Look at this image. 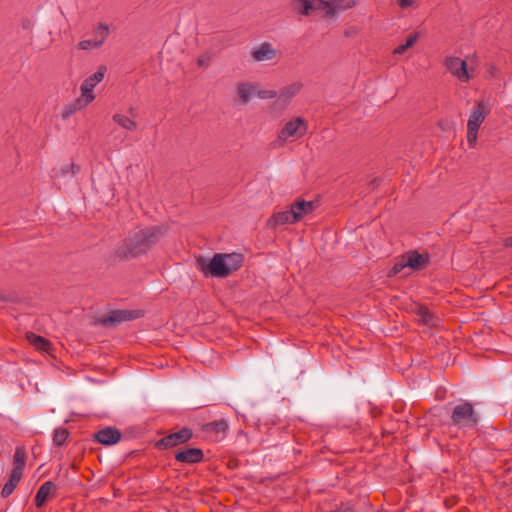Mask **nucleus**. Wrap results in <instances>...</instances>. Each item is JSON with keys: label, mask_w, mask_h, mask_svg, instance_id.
<instances>
[{"label": "nucleus", "mask_w": 512, "mask_h": 512, "mask_svg": "<svg viewBox=\"0 0 512 512\" xmlns=\"http://www.w3.org/2000/svg\"><path fill=\"white\" fill-rule=\"evenodd\" d=\"M444 65L460 82H468L473 77V70L468 68L466 61L459 57H447Z\"/></svg>", "instance_id": "423d86ee"}, {"label": "nucleus", "mask_w": 512, "mask_h": 512, "mask_svg": "<svg viewBox=\"0 0 512 512\" xmlns=\"http://www.w3.org/2000/svg\"><path fill=\"white\" fill-rule=\"evenodd\" d=\"M306 131L307 125L302 118L296 117L293 120L290 119V138H300L306 133Z\"/></svg>", "instance_id": "aec40b11"}, {"label": "nucleus", "mask_w": 512, "mask_h": 512, "mask_svg": "<svg viewBox=\"0 0 512 512\" xmlns=\"http://www.w3.org/2000/svg\"><path fill=\"white\" fill-rule=\"evenodd\" d=\"M272 221L274 222L275 225H285L286 223H288V212L285 211L274 215Z\"/></svg>", "instance_id": "7c9ffc66"}, {"label": "nucleus", "mask_w": 512, "mask_h": 512, "mask_svg": "<svg viewBox=\"0 0 512 512\" xmlns=\"http://www.w3.org/2000/svg\"><path fill=\"white\" fill-rule=\"evenodd\" d=\"M242 263L243 256L239 253H217L210 260L199 259L196 265L205 276L224 278L238 270Z\"/></svg>", "instance_id": "f03ea898"}, {"label": "nucleus", "mask_w": 512, "mask_h": 512, "mask_svg": "<svg viewBox=\"0 0 512 512\" xmlns=\"http://www.w3.org/2000/svg\"><path fill=\"white\" fill-rule=\"evenodd\" d=\"M251 55L254 61L262 62L272 60L276 56V50L270 43H262L258 47H255L251 51Z\"/></svg>", "instance_id": "ddd939ff"}, {"label": "nucleus", "mask_w": 512, "mask_h": 512, "mask_svg": "<svg viewBox=\"0 0 512 512\" xmlns=\"http://www.w3.org/2000/svg\"><path fill=\"white\" fill-rule=\"evenodd\" d=\"M430 263V256L428 253H420L416 250H409L404 253L393 265L389 272V276H395L400 273L408 275L406 269L411 271H420L426 268Z\"/></svg>", "instance_id": "7ed1b4c3"}, {"label": "nucleus", "mask_w": 512, "mask_h": 512, "mask_svg": "<svg viewBox=\"0 0 512 512\" xmlns=\"http://www.w3.org/2000/svg\"><path fill=\"white\" fill-rule=\"evenodd\" d=\"M129 112H130V114L135 115V110H134V108H130Z\"/></svg>", "instance_id": "e433bc0d"}, {"label": "nucleus", "mask_w": 512, "mask_h": 512, "mask_svg": "<svg viewBox=\"0 0 512 512\" xmlns=\"http://www.w3.org/2000/svg\"><path fill=\"white\" fill-rule=\"evenodd\" d=\"M355 5V0H330V9L327 12V18H335L338 14L351 9Z\"/></svg>", "instance_id": "a211bd4d"}, {"label": "nucleus", "mask_w": 512, "mask_h": 512, "mask_svg": "<svg viewBox=\"0 0 512 512\" xmlns=\"http://www.w3.org/2000/svg\"><path fill=\"white\" fill-rule=\"evenodd\" d=\"M416 0H399V5L401 8H407L414 5Z\"/></svg>", "instance_id": "72a5a7b5"}, {"label": "nucleus", "mask_w": 512, "mask_h": 512, "mask_svg": "<svg viewBox=\"0 0 512 512\" xmlns=\"http://www.w3.org/2000/svg\"><path fill=\"white\" fill-rule=\"evenodd\" d=\"M78 47L81 50H90V49H96L99 48L98 45L95 44V39H86L82 40L78 43Z\"/></svg>", "instance_id": "c756f323"}, {"label": "nucleus", "mask_w": 512, "mask_h": 512, "mask_svg": "<svg viewBox=\"0 0 512 512\" xmlns=\"http://www.w3.org/2000/svg\"><path fill=\"white\" fill-rule=\"evenodd\" d=\"M451 421L459 429H471L477 426L479 416L471 403L462 402L453 408Z\"/></svg>", "instance_id": "20e7f679"}, {"label": "nucleus", "mask_w": 512, "mask_h": 512, "mask_svg": "<svg viewBox=\"0 0 512 512\" xmlns=\"http://www.w3.org/2000/svg\"><path fill=\"white\" fill-rule=\"evenodd\" d=\"M419 39V33L415 32L410 34L405 43L399 45L394 49V54H403L408 48L412 47Z\"/></svg>", "instance_id": "bb28decb"}, {"label": "nucleus", "mask_w": 512, "mask_h": 512, "mask_svg": "<svg viewBox=\"0 0 512 512\" xmlns=\"http://www.w3.org/2000/svg\"><path fill=\"white\" fill-rule=\"evenodd\" d=\"M142 316V310L117 309L110 311L107 317L103 318L101 322L105 326H115Z\"/></svg>", "instance_id": "6e6552de"}, {"label": "nucleus", "mask_w": 512, "mask_h": 512, "mask_svg": "<svg viewBox=\"0 0 512 512\" xmlns=\"http://www.w3.org/2000/svg\"><path fill=\"white\" fill-rule=\"evenodd\" d=\"M56 484L52 481L44 482L38 489L35 496V505L40 508L44 506L46 501L53 496V492L56 491Z\"/></svg>", "instance_id": "4468645a"}, {"label": "nucleus", "mask_w": 512, "mask_h": 512, "mask_svg": "<svg viewBox=\"0 0 512 512\" xmlns=\"http://www.w3.org/2000/svg\"><path fill=\"white\" fill-rule=\"evenodd\" d=\"M175 459L181 463H198L203 459V452L198 448H188L178 451Z\"/></svg>", "instance_id": "dca6fc26"}, {"label": "nucleus", "mask_w": 512, "mask_h": 512, "mask_svg": "<svg viewBox=\"0 0 512 512\" xmlns=\"http://www.w3.org/2000/svg\"><path fill=\"white\" fill-rule=\"evenodd\" d=\"M80 171V167L74 163L66 164L59 169L54 170V177L62 178L66 176H74Z\"/></svg>", "instance_id": "393cba45"}, {"label": "nucleus", "mask_w": 512, "mask_h": 512, "mask_svg": "<svg viewBox=\"0 0 512 512\" xmlns=\"http://www.w3.org/2000/svg\"><path fill=\"white\" fill-rule=\"evenodd\" d=\"M505 245L507 247H512V237H509L505 240Z\"/></svg>", "instance_id": "c9c22d12"}, {"label": "nucleus", "mask_w": 512, "mask_h": 512, "mask_svg": "<svg viewBox=\"0 0 512 512\" xmlns=\"http://www.w3.org/2000/svg\"><path fill=\"white\" fill-rule=\"evenodd\" d=\"M313 210L314 203L312 201H297L293 205H290V216L293 217L294 221H299L304 216L312 213Z\"/></svg>", "instance_id": "f8f14e48"}, {"label": "nucleus", "mask_w": 512, "mask_h": 512, "mask_svg": "<svg viewBox=\"0 0 512 512\" xmlns=\"http://www.w3.org/2000/svg\"><path fill=\"white\" fill-rule=\"evenodd\" d=\"M109 35V27L105 24H99L94 30L95 44L101 47Z\"/></svg>", "instance_id": "a878e982"}, {"label": "nucleus", "mask_w": 512, "mask_h": 512, "mask_svg": "<svg viewBox=\"0 0 512 512\" xmlns=\"http://www.w3.org/2000/svg\"><path fill=\"white\" fill-rule=\"evenodd\" d=\"M27 454L23 448H17L14 453L13 469L11 472L23 476V470L26 463Z\"/></svg>", "instance_id": "6ab92c4d"}, {"label": "nucleus", "mask_w": 512, "mask_h": 512, "mask_svg": "<svg viewBox=\"0 0 512 512\" xmlns=\"http://www.w3.org/2000/svg\"><path fill=\"white\" fill-rule=\"evenodd\" d=\"M21 478L22 476L19 475L18 473L11 472L8 481L2 488L1 495L3 497L10 496L13 493L16 486L18 485Z\"/></svg>", "instance_id": "5701e85b"}, {"label": "nucleus", "mask_w": 512, "mask_h": 512, "mask_svg": "<svg viewBox=\"0 0 512 512\" xmlns=\"http://www.w3.org/2000/svg\"><path fill=\"white\" fill-rule=\"evenodd\" d=\"M287 137H288V123H286L285 126L282 128L280 135H279V139L281 141H285Z\"/></svg>", "instance_id": "473e14b6"}, {"label": "nucleus", "mask_w": 512, "mask_h": 512, "mask_svg": "<svg viewBox=\"0 0 512 512\" xmlns=\"http://www.w3.org/2000/svg\"><path fill=\"white\" fill-rule=\"evenodd\" d=\"M107 71L106 66H99L98 70L87 77L81 84V97L86 100V103H91L95 99V94L93 93L94 87L99 84L105 76Z\"/></svg>", "instance_id": "0eeeda50"}, {"label": "nucleus", "mask_w": 512, "mask_h": 512, "mask_svg": "<svg viewBox=\"0 0 512 512\" xmlns=\"http://www.w3.org/2000/svg\"><path fill=\"white\" fill-rule=\"evenodd\" d=\"M90 103H86V100H84L83 97L78 98L75 102L67 104L64 106L62 110V118L67 119L70 116H72L77 111L83 109Z\"/></svg>", "instance_id": "412c9836"}, {"label": "nucleus", "mask_w": 512, "mask_h": 512, "mask_svg": "<svg viewBox=\"0 0 512 512\" xmlns=\"http://www.w3.org/2000/svg\"><path fill=\"white\" fill-rule=\"evenodd\" d=\"M420 315L423 322L429 323L432 321V315L426 308H420Z\"/></svg>", "instance_id": "2f4dec72"}, {"label": "nucleus", "mask_w": 512, "mask_h": 512, "mask_svg": "<svg viewBox=\"0 0 512 512\" xmlns=\"http://www.w3.org/2000/svg\"><path fill=\"white\" fill-rule=\"evenodd\" d=\"M294 8L300 14H308L309 11L316 10L324 12V17L327 18V12L330 9V1L325 0H297L294 3Z\"/></svg>", "instance_id": "9d476101"}, {"label": "nucleus", "mask_w": 512, "mask_h": 512, "mask_svg": "<svg viewBox=\"0 0 512 512\" xmlns=\"http://www.w3.org/2000/svg\"><path fill=\"white\" fill-rule=\"evenodd\" d=\"M191 437L192 431L188 428H182L181 430L160 439L157 445L159 447L169 448L181 443H185L190 440Z\"/></svg>", "instance_id": "9b49d317"}, {"label": "nucleus", "mask_w": 512, "mask_h": 512, "mask_svg": "<svg viewBox=\"0 0 512 512\" xmlns=\"http://www.w3.org/2000/svg\"><path fill=\"white\" fill-rule=\"evenodd\" d=\"M26 339L33 347H35L39 351L45 352V351H48V349H49V346H50L49 342L45 338H43L39 335H36L33 332L27 333Z\"/></svg>", "instance_id": "4be33fe9"}, {"label": "nucleus", "mask_w": 512, "mask_h": 512, "mask_svg": "<svg viewBox=\"0 0 512 512\" xmlns=\"http://www.w3.org/2000/svg\"><path fill=\"white\" fill-rule=\"evenodd\" d=\"M301 88V86L299 84H293V85H290V95L291 94H294L296 93L297 91H299Z\"/></svg>", "instance_id": "f704fd0d"}, {"label": "nucleus", "mask_w": 512, "mask_h": 512, "mask_svg": "<svg viewBox=\"0 0 512 512\" xmlns=\"http://www.w3.org/2000/svg\"><path fill=\"white\" fill-rule=\"evenodd\" d=\"M113 121L128 131H134L137 128V123L123 114H115L113 116Z\"/></svg>", "instance_id": "b1692460"}, {"label": "nucleus", "mask_w": 512, "mask_h": 512, "mask_svg": "<svg viewBox=\"0 0 512 512\" xmlns=\"http://www.w3.org/2000/svg\"><path fill=\"white\" fill-rule=\"evenodd\" d=\"M227 428H228V423L225 420L214 421L207 425V429L209 431H212V432H215L218 434H220V433L224 434L225 431L227 430Z\"/></svg>", "instance_id": "cd10ccee"}, {"label": "nucleus", "mask_w": 512, "mask_h": 512, "mask_svg": "<svg viewBox=\"0 0 512 512\" xmlns=\"http://www.w3.org/2000/svg\"><path fill=\"white\" fill-rule=\"evenodd\" d=\"M95 439L104 445L116 444L121 439V433L115 428H105L95 434Z\"/></svg>", "instance_id": "2eb2a0df"}, {"label": "nucleus", "mask_w": 512, "mask_h": 512, "mask_svg": "<svg viewBox=\"0 0 512 512\" xmlns=\"http://www.w3.org/2000/svg\"><path fill=\"white\" fill-rule=\"evenodd\" d=\"M490 106L483 101L478 102L476 108L471 112L467 123V141L473 147L477 141L478 130L490 113Z\"/></svg>", "instance_id": "39448f33"}, {"label": "nucleus", "mask_w": 512, "mask_h": 512, "mask_svg": "<svg viewBox=\"0 0 512 512\" xmlns=\"http://www.w3.org/2000/svg\"><path fill=\"white\" fill-rule=\"evenodd\" d=\"M68 437V431L65 428H57L53 434V441L56 445H63Z\"/></svg>", "instance_id": "c85d7f7f"}, {"label": "nucleus", "mask_w": 512, "mask_h": 512, "mask_svg": "<svg viewBox=\"0 0 512 512\" xmlns=\"http://www.w3.org/2000/svg\"><path fill=\"white\" fill-rule=\"evenodd\" d=\"M161 237L162 231L156 226L136 231L117 249L116 253L122 258L137 257L146 253Z\"/></svg>", "instance_id": "f257e3e1"}, {"label": "nucleus", "mask_w": 512, "mask_h": 512, "mask_svg": "<svg viewBox=\"0 0 512 512\" xmlns=\"http://www.w3.org/2000/svg\"><path fill=\"white\" fill-rule=\"evenodd\" d=\"M237 96L241 103H249L256 95V84L249 82L238 83L236 86Z\"/></svg>", "instance_id": "f3484780"}, {"label": "nucleus", "mask_w": 512, "mask_h": 512, "mask_svg": "<svg viewBox=\"0 0 512 512\" xmlns=\"http://www.w3.org/2000/svg\"><path fill=\"white\" fill-rule=\"evenodd\" d=\"M255 97H258L260 99H272L276 98V101L272 105V111L275 114L280 113L281 111L286 109L287 106V99L286 95L284 93H281L278 95L277 91L272 89H261L258 84H256V95Z\"/></svg>", "instance_id": "1a4fd4ad"}]
</instances>
